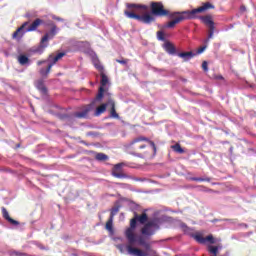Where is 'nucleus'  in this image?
<instances>
[{
    "label": "nucleus",
    "instance_id": "nucleus-39",
    "mask_svg": "<svg viewBox=\"0 0 256 256\" xmlns=\"http://www.w3.org/2000/svg\"><path fill=\"white\" fill-rule=\"evenodd\" d=\"M53 19H55V21H63V18L61 17H54Z\"/></svg>",
    "mask_w": 256,
    "mask_h": 256
},
{
    "label": "nucleus",
    "instance_id": "nucleus-3",
    "mask_svg": "<svg viewBox=\"0 0 256 256\" xmlns=\"http://www.w3.org/2000/svg\"><path fill=\"white\" fill-rule=\"evenodd\" d=\"M137 221V218L134 216V218L130 220V227L125 230V237L129 242V245L126 246V249L129 255L147 256V253L143 250L131 246L135 244V241H137V236L135 235V229H137Z\"/></svg>",
    "mask_w": 256,
    "mask_h": 256
},
{
    "label": "nucleus",
    "instance_id": "nucleus-37",
    "mask_svg": "<svg viewBox=\"0 0 256 256\" xmlns=\"http://www.w3.org/2000/svg\"><path fill=\"white\" fill-rule=\"evenodd\" d=\"M95 67H96V69H98V71H100V73H103V65H101V64H95Z\"/></svg>",
    "mask_w": 256,
    "mask_h": 256
},
{
    "label": "nucleus",
    "instance_id": "nucleus-11",
    "mask_svg": "<svg viewBox=\"0 0 256 256\" xmlns=\"http://www.w3.org/2000/svg\"><path fill=\"white\" fill-rule=\"evenodd\" d=\"M90 111H93V104L84 106L82 111L75 113V117H77L78 119H87V117H89Z\"/></svg>",
    "mask_w": 256,
    "mask_h": 256
},
{
    "label": "nucleus",
    "instance_id": "nucleus-41",
    "mask_svg": "<svg viewBox=\"0 0 256 256\" xmlns=\"http://www.w3.org/2000/svg\"><path fill=\"white\" fill-rule=\"evenodd\" d=\"M72 256H79V254H77V253H73V254H72Z\"/></svg>",
    "mask_w": 256,
    "mask_h": 256
},
{
    "label": "nucleus",
    "instance_id": "nucleus-20",
    "mask_svg": "<svg viewBox=\"0 0 256 256\" xmlns=\"http://www.w3.org/2000/svg\"><path fill=\"white\" fill-rule=\"evenodd\" d=\"M177 55L180 57V59H183V61H189L195 57L193 52H180Z\"/></svg>",
    "mask_w": 256,
    "mask_h": 256
},
{
    "label": "nucleus",
    "instance_id": "nucleus-29",
    "mask_svg": "<svg viewBox=\"0 0 256 256\" xmlns=\"http://www.w3.org/2000/svg\"><path fill=\"white\" fill-rule=\"evenodd\" d=\"M105 228L107 231H110V233L113 231V218H110L107 220Z\"/></svg>",
    "mask_w": 256,
    "mask_h": 256
},
{
    "label": "nucleus",
    "instance_id": "nucleus-5",
    "mask_svg": "<svg viewBox=\"0 0 256 256\" xmlns=\"http://www.w3.org/2000/svg\"><path fill=\"white\" fill-rule=\"evenodd\" d=\"M161 229V220L158 218L148 221L143 228L141 229L142 235H146L147 237H151L155 235L157 231Z\"/></svg>",
    "mask_w": 256,
    "mask_h": 256
},
{
    "label": "nucleus",
    "instance_id": "nucleus-40",
    "mask_svg": "<svg viewBox=\"0 0 256 256\" xmlns=\"http://www.w3.org/2000/svg\"><path fill=\"white\" fill-rule=\"evenodd\" d=\"M241 11H245V6H241Z\"/></svg>",
    "mask_w": 256,
    "mask_h": 256
},
{
    "label": "nucleus",
    "instance_id": "nucleus-14",
    "mask_svg": "<svg viewBox=\"0 0 256 256\" xmlns=\"http://www.w3.org/2000/svg\"><path fill=\"white\" fill-rule=\"evenodd\" d=\"M2 217H4V219L6 221H8V223H10L11 225H19V221L11 218V216H9V212L7 211V208L2 207Z\"/></svg>",
    "mask_w": 256,
    "mask_h": 256
},
{
    "label": "nucleus",
    "instance_id": "nucleus-10",
    "mask_svg": "<svg viewBox=\"0 0 256 256\" xmlns=\"http://www.w3.org/2000/svg\"><path fill=\"white\" fill-rule=\"evenodd\" d=\"M50 27V31L42 37V43H49V39H53L59 31V28H57V25H55L54 23H51Z\"/></svg>",
    "mask_w": 256,
    "mask_h": 256
},
{
    "label": "nucleus",
    "instance_id": "nucleus-15",
    "mask_svg": "<svg viewBox=\"0 0 256 256\" xmlns=\"http://www.w3.org/2000/svg\"><path fill=\"white\" fill-rule=\"evenodd\" d=\"M164 50L166 51V53H168V55H176L177 54V49L175 48V45H173V43L167 41L164 45Z\"/></svg>",
    "mask_w": 256,
    "mask_h": 256
},
{
    "label": "nucleus",
    "instance_id": "nucleus-42",
    "mask_svg": "<svg viewBox=\"0 0 256 256\" xmlns=\"http://www.w3.org/2000/svg\"><path fill=\"white\" fill-rule=\"evenodd\" d=\"M41 249H45V247L41 246Z\"/></svg>",
    "mask_w": 256,
    "mask_h": 256
},
{
    "label": "nucleus",
    "instance_id": "nucleus-8",
    "mask_svg": "<svg viewBox=\"0 0 256 256\" xmlns=\"http://www.w3.org/2000/svg\"><path fill=\"white\" fill-rule=\"evenodd\" d=\"M193 238L195 239V241H197V243H200V245H205L207 242L211 245H215V243H217L215 237H213L212 234L206 237H203L201 234H194Z\"/></svg>",
    "mask_w": 256,
    "mask_h": 256
},
{
    "label": "nucleus",
    "instance_id": "nucleus-18",
    "mask_svg": "<svg viewBox=\"0 0 256 256\" xmlns=\"http://www.w3.org/2000/svg\"><path fill=\"white\" fill-rule=\"evenodd\" d=\"M108 102L107 103H103L100 106H98L95 110V117H99L100 115H103V113H105V111H107V106H108Z\"/></svg>",
    "mask_w": 256,
    "mask_h": 256
},
{
    "label": "nucleus",
    "instance_id": "nucleus-21",
    "mask_svg": "<svg viewBox=\"0 0 256 256\" xmlns=\"http://www.w3.org/2000/svg\"><path fill=\"white\" fill-rule=\"evenodd\" d=\"M36 88L42 93V95H47V86L43 80H38L36 82Z\"/></svg>",
    "mask_w": 256,
    "mask_h": 256
},
{
    "label": "nucleus",
    "instance_id": "nucleus-34",
    "mask_svg": "<svg viewBox=\"0 0 256 256\" xmlns=\"http://www.w3.org/2000/svg\"><path fill=\"white\" fill-rule=\"evenodd\" d=\"M116 248L120 251V253H125V246L123 244H118Z\"/></svg>",
    "mask_w": 256,
    "mask_h": 256
},
{
    "label": "nucleus",
    "instance_id": "nucleus-2",
    "mask_svg": "<svg viewBox=\"0 0 256 256\" xmlns=\"http://www.w3.org/2000/svg\"><path fill=\"white\" fill-rule=\"evenodd\" d=\"M210 9H215V5L211 2H204L198 8L182 11V12H169L168 17H170V22L167 23L166 27L168 29H173L177 24L181 23V21H185L187 19H199V14L207 13Z\"/></svg>",
    "mask_w": 256,
    "mask_h": 256
},
{
    "label": "nucleus",
    "instance_id": "nucleus-9",
    "mask_svg": "<svg viewBox=\"0 0 256 256\" xmlns=\"http://www.w3.org/2000/svg\"><path fill=\"white\" fill-rule=\"evenodd\" d=\"M29 25V22H24L16 31L12 34V39H17V41H21L26 33L29 31L25 30V27Z\"/></svg>",
    "mask_w": 256,
    "mask_h": 256
},
{
    "label": "nucleus",
    "instance_id": "nucleus-26",
    "mask_svg": "<svg viewBox=\"0 0 256 256\" xmlns=\"http://www.w3.org/2000/svg\"><path fill=\"white\" fill-rule=\"evenodd\" d=\"M39 73H40V75L42 77H47V75H49V73H51V65H48L46 67V69L45 68H41Z\"/></svg>",
    "mask_w": 256,
    "mask_h": 256
},
{
    "label": "nucleus",
    "instance_id": "nucleus-38",
    "mask_svg": "<svg viewBox=\"0 0 256 256\" xmlns=\"http://www.w3.org/2000/svg\"><path fill=\"white\" fill-rule=\"evenodd\" d=\"M43 63H47V60H40L37 62V65L41 66V65H43Z\"/></svg>",
    "mask_w": 256,
    "mask_h": 256
},
{
    "label": "nucleus",
    "instance_id": "nucleus-1",
    "mask_svg": "<svg viewBox=\"0 0 256 256\" xmlns=\"http://www.w3.org/2000/svg\"><path fill=\"white\" fill-rule=\"evenodd\" d=\"M127 10L124 11V15L128 17V19H135L136 21H140V23H144L145 25H151V23H155V17H167L169 10L165 9L163 2H151L150 9L151 14L145 13L143 15H139L135 12L143 9V11H148L149 6L143 4H135V3H127Z\"/></svg>",
    "mask_w": 256,
    "mask_h": 256
},
{
    "label": "nucleus",
    "instance_id": "nucleus-35",
    "mask_svg": "<svg viewBox=\"0 0 256 256\" xmlns=\"http://www.w3.org/2000/svg\"><path fill=\"white\" fill-rule=\"evenodd\" d=\"M202 69H203V71H205V72L209 71L207 61H204V62L202 63Z\"/></svg>",
    "mask_w": 256,
    "mask_h": 256
},
{
    "label": "nucleus",
    "instance_id": "nucleus-12",
    "mask_svg": "<svg viewBox=\"0 0 256 256\" xmlns=\"http://www.w3.org/2000/svg\"><path fill=\"white\" fill-rule=\"evenodd\" d=\"M108 105H110V117L112 119H119V114L117 113V110L115 109V100L111 97V94L108 93Z\"/></svg>",
    "mask_w": 256,
    "mask_h": 256
},
{
    "label": "nucleus",
    "instance_id": "nucleus-24",
    "mask_svg": "<svg viewBox=\"0 0 256 256\" xmlns=\"http://www.w3.org/2000/svg\"><path fill=\"white\" fill-rule=\"evenodd\" d=\"M18 63H20V65H27L29 63V57H27L25 54L19 55Z\"/></svg>",
    "mask_w": 256,
    "mask_h": 256
},
{
    "label": "nucleus",
    "instance_id": "nucleus-7",
    "mask_svg": "<svg viewBox=\"0 0 256 256\" xmlns=\"http://www.w3.org/2000/svg\"><path fill=\"white\" fill-rule=\"evenodd\" d=\"M101 76V82H100V88L98 90V94L96 95V101H103V97L105 95V85L109 83V78L105 74V72L100 73Z\"/></svg>",
    "mask_w": 256,
    "mask_h": 256
},
{
    "label": "nucleus",
    "instance_id": "nucleus-23",
    "mask_svg": "<svg viewBox=\"0 0 256 256\" xmlns=\"http://www.w3.org/2000/svg\"><path fill=\"white\" fill-rule=\"evenodd\" d=\"M47 47H49V43L43 42L42 38L40 41V45L34 50V53H39L41 55V53H43L45 49H47Z\"/></svg>",
    "mask_w": 256,
    "mask_h": 256
},
{
    "label": "nucleus",
    "instance_id": "nucleus-4",
    "mask_svg": "<svg viewBox=\"0 0 256 256\" xmlns=\"http://www.w3.org/2000/svg\"><path fill=\"white\" fill-rule=\"evenodd\" d=\"M143 141L145 143H148L149 146L152 147V150H153V153L154 155L157 154V146L155 145V142L149 140V138L145 137V136H140V137H137L135 138L133 141H131L129 144H128V149H134V150H137V149H146L147 148V145L145 144H139L138 143H143Z\"/></svg>",
    "mask_w": 256,
    "mask_h": 256
},
{
    "label": "nucleus",
    "instance_id": "nucleus-28",
    "mask_svg": "<svg viewBox=\"0 0 256 256\" xmlns=\"http://www.w3.org/2000/svg\"><path fill=\"white\" fill-rule=\"evenodd\" d=\"M95 159L97 161H107L109 159V156H107V154L97 153Z\"/></svg>",
    "mask_w": 256,
    "mask_h": 256
},
{
    "label": "nucleus",
    "instance_id": "nucleus-13",
    "mask_svg": "<svg viewBox=\"0 0 256 256\" xmlns=\"http://www.w3.org/2000/svg\"><path fill=\"white\" fill-rule=\"evenodd\" d=\"M121 167H123V164H116L112 171V175L117 179H125V174L121 172Z\"/></svg>",
    "mask_w": 256,
    "mask_h": 256
},
{
    "label": "nucleus",
    "instance_id": "nucleus-25",
    "mask_svg": "<svg viewBox=\"0 0 256 256\" xmlns=\"http://www.w3.org/2000/svg\"><path fill=\"white\" fill-rule=\"evenodd\" d=\"M208 252L210 253V255L217 256L219 254V247L209 245L208 246Z\"/></svg>",
    "mask_w": 256,
    "mask_h": 256
},
{
    "label": "nucleus",
    "instance_id": "nucleus-16",
    "mask_svg": "<svg viewBox=\"0 0 256 256\" xmlns=\"http://www.w3.org/2000/svg\"><path fill=\"white\" fill-rule=\"evenodd\" d=\"M63 57H65V52H60L56 56L50 55L48 58V61H51V63L48 65H51V69H52L53 65H55L57 63V61H61V59H63Z\"/></svg>",
    "mask_w": 256,
    "mask_h": 256
},
{
    "label": "nucleus",
    "instance_id": "nucleus-27",
    "mask_svg": "<svg viewBox=\"0 0 256 256\" xmlns=\"http://www.w3.org/2000/svg\"><path fill=\"white\" fill-rule=\"evenodd\" d=\"M171 147H172L173 151H175V153H180V154L185 153V150L181 147V144H179V143H177Z\"/></svg>",
    "mask_w": 256,
    "mask_h": 256
},
{
    "label": "nucleus",
    "instance_id": "nucleus-31",
    "mask_svg": "<svg viewBox=\"0 0 256 256\" xmlns=\"http://www.w3.org/2000/svg\"><path fill=\"white\" fill-rule=\"evenodd\" d=\"M119 209L120 207L119 206H114L112 209H111V212H110V218H114L115 215H117V213H119Z\"/></svg>",
    "mask_w": 256,
    "mask_h": 256
},
{
    "label": "nucleus",
    "instance_id": "nucleus-36",
    "mask_svg": "<svg viewBox=\"0 0 256 256\" xmlns=\"http://www.w3.org/2000/svg\"><path fill=\"white\" fill-rule=\"evenodd\" d=\"M206 49H207V46H201V47L197 50L198 55H201V53H203V51H205Z\"/></svg>",
    "mask_w": 256,
    "mask_h": 256
},
{
    "label": "nucleus",
    "instance_id": "nucleus-19",
    "mask_svg": "<svg viewBox=\"0 0 256 256\" xmlns=\"http://www.w3.org/2000/svg\"><path fill=\"white\" fill-rule=\"evenodd\" d=\"M135 243L141 247H145V249H149L151 247V245L145 240V236H138Z\"/></svg>",
    "mask_w": 256,
    "mask_h": 256
},
{
    "label": "nucleus",
    "instance_id": "nucleus-17",
    "mask_svg": "<svg viewBox=\"0 0 256 256\" xmlns=\"http://www.w3.org/2000/svg\"><path fill=\"white\" fill-rule=\"evenodd\" d=\"M40 25H43V20L38 18L32 22V24L26 29V31H28V33H30L31 31H37V28Z\"/></svg>",
    "mask_w": 256,
    "mask_h": 256
},
{
    "label": "nucleus",
    "instance_id": "nucleus-6",
    "mask_svg": "<svg viewBox=\"0 0 256 256\" xmlns=\"http://www.w3.org/2000/svg\"><path fill=\"white\" fill-rule=\"evenodd\" d=\"M199 19L208 27V39H213V35L215 34V22L213 21V17L211 15L200 16Z\"/></svg>",
    "mask_w": 256,
    "mask_h": 256
},
{
    "label": "nucleus",
    "instance_id": "nucleus-22",
    "mask_svg": "<svg viewBox=\"0 0 256 256\" xmlns=\"http://www.w3.org/2000/svg\"><path fill=\"white\" fill-rule=\"evenodd\" d=\"M134 217L141 223V225H145L147 223L149 216H147V213L143 212L141 215H138L137 213L134 214Z\"/></svg>",
    "mask_w": 256,
    "mask_h": 256
},
{
    "label": "nucleus",
    "instance_id": "nucleus-33",
    "mask_svg": "<svg viewBox=\"0 0 256 256\" xmlns=\"http://www.w3.org/2000/svg\"><path fill=\"white\" fill-rule=\"evenodd\" d=\"M116 63H120V65H127L129 63L128 59H116Z\"/></svg>",
    "mask_w": 256,
    "mask_h": 256
},
{
    "label": "nucleus",
    "instance_id": "nucleus-32",
    "mask_svg": "<svg viewBox=\"0 0 256 256\" xmlns=\"http://www.w3.org/2000/svg\"><path fill=\"white\" fill-rule=\"evenodd\" d=\"M157 39H158V41H165V33L163 31H158Z\"/></svg>",
    "mask_w": 256,
    "mask_h": 256
},
{
    "label": "nucleus",
    "instance_id": "nucleus-30",
    "mask_svg": "<svg viewBox=\"0 0 256 256\" xmlns=\"http://www.w3.org/2000/svg\"><path fill=\"white\" fill-rule=\"evenodd\" d=\"M190 181H199V182L206 181V183H211V178L192 177L190 178Z\"/></svg>",
    "mask_w": 256,
    "mask_h": 256
}]
</instances>
